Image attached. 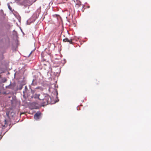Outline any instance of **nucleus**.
Masks as SVG:
<instances>
[{"mask_svg":"<svg viewBox=\"0 0 151 151\" xmlns=\"http://www.w3.org/2000/svg\"><path fill=\"white\" fill-rule=\"evenodd\" d=\"M40 100L42 101V102L45 105L47 104L50 103L51 99L47 94L41 93L39 97Z\"/></svg>","mask_w":151,"mask_h":151,"instance_id":"1","label":"nucleus"},{"mask_svg":"<svg viewBox=\"0 0 151 151\" xmlns=\"http://www.w3.org/2000/svg\"><path fill=\"white\" fill-rule=\"evenodd\" d=\"M72 40H73L71 39H68V38H66L63 39V41L64 42H69L70 44H72Z\"/></svg>","mask_w":151,"mask_h":151,"instance_id":"2","label":"nucleus"},{"mask_svg":"<svg viewBox=\"0 0 151 151\" xmlns=\"http://www.w3.org/2000/svg\"><path fill=\"white\" fill-rule=\"evenodd\" d=\"M41 113L40 112L36 113L34 115V117L35 119L36 120L38 119Z\"/></svg>","mask_w":151,"mask_h":151,"instance_id":"3","label":"nucleus"},{"mask_svg":"<svg viewBox=\"0 0 151 151\" xmlns=\"http://www.w3.org/2000/svg\"><path fill=\"white\" fill-rule=\"evenodd\" d=\"M7 122L6 119H5L3 123H1L3 127H6L7 126L8 124Z\"/></svg>","mask_w":151,"mask_h":151,"instance_id":"4","label":"nucleus"},{"mask_svg":"<svg viewBox=\"0 0 151 151\" xmlns=\"http://www.w3.org/2000/svg\"><path fill=\"white\" fill-rule=\"evenodd\" d=\"M40 94H37L36 93L35 94L34 96H32L31 97L33 98H34L35 99H37L38 98V99H39V97L40 96Z\"/></svg>","mask_w":151,"mask_h":151,"instance_id":"5","label":"nucleus"},{"mask_svg":"<svg viewBox=\"0 0 151 151\" xmlns=\"http://www.w3.org/2000/svg\"><path fill=\"white\" fill-rule=\"evenodd\" d=\"M12 87V85H10L8 86H6V88H11V89H13V87Z\"/></svg>","mask_w":151,"mask_h":151,"instance_id":"6","label":"nucleus"},{"mask_svg":"<svg viewBox=\"0 0 151 151\" xmlns=\"http://www.w3.org/2000/svg\"><path fill=\"white\" fill-rule=\"evenodd\" d=\"M10 112L9 111H7L6 112V114L7 116L8 117H9V114Z\"/></svg>","mask_w":151,"mask_h":151,"instance_id":"7","label":"nucleus"},{"mask_svg":"<svg viewBox=\"0 0 151 151\" xmlns=\"http://www.w3.org/2000/svg\"><path fill=\"white\" fill-rule=\"evenodd\" d=\"M25 91H23V93L24 94H25V93H26V92L27 91V86H25Z\"/></svg>","mask_w":151,"mask_h":151,"instance_id":"8","label":"nucleus"},{"mask_svg":"<svg viewBox=\"0 0 151 151\" xmlns=\"http://www.w3.org/2000/svg\"><path fill=\"white\" fill-rule=\"evenodd\" d=\"M31 91L32 93V94H33L34 93V91L32 90V89L31 90Z\"/></svg>","mask_w":151,"mask_h":151,"instance_id":"9","label":"nucleus"},{"mask_svg":"<svg viewBox=\"0 0 151 151\" xmlns=\"http://www.w3.org/2000/svg\"><path fill=\"white\" fill-rule=\"evenodd\" d=\"M32 0V2L33 3L35 2V1H34V0Z\"/></svg>","mask_w":151,"mask_h":151,"instance_id":"10","label":"nucleus"},{"mask_svg":"<svg viewBox=\"0 0 151 151\" xmlns=\"http://www.w3.org/2000/svg\"><path fill=\"white\" fill-rule=\"evenodd\" d=\"M22 88V86H21L20 88H19V89H21Z\"/></svg>","mask_w":151,"mask_h":151,"instance_id":"11","label":"nucleus"},{"mask_svg":"<svg viewBox=\"0 0 151 151\" xmlns=\"http://www.w3.org/2000/svg\"><path fill=\"white\" fill-rule=\"evenodd\" d=\"M3 93L4 94H6V92H4Z\"/></svg>","mask_w":151,"mask_h":151,"instance_id":"12","label":"nucleus"}]
</instances>
